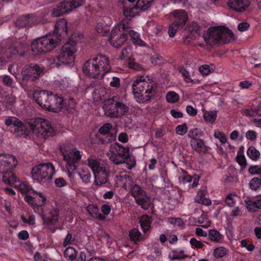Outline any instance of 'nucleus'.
I'll list each match as a JSON object with an SVG mask.
<instances>
[{"label": "nucleus", "instance_id": "1", "mask_svg": "<svg viewBox=\"0 0 261 261\" xmlns=\"http://www.w3.org/2000/svg\"><path fill=\"white\" fill-rule=\"evenodd\" d=\"M34 98L36 103L42 109L55 113L63 111L64 113H73L76 105L73 98L64 99L57 94L53 95L46 90L35 92Z\"/></svg>", "mask_w": 261, "mask_h": 261}, {"label": "nucleus", "instance_id": "2", "mask_svg": "<svg viewBox=\"0 0 261 261\" xmlns=\"http://www.w3.org/2000/svg\"><path fill=\"white\" fill-rule=\"evenodd\" d=\"M66 19H60L55 25L53 32L37 38L31 44L34 54L45 53L54 49L61 42L62 37L67 35L68 28Z\"/></svg>", "mask_w": 261, "mask_h": 261}, {"label": "nucleus", "instance_id": "3", "mask_svg": "<svg viewBox=\"0 0 261 261\" xmlns=\"http://www.w3.org/2000/svg\"><path fill=\"white\" fill-rule=\"evenodd\" d=\"M108 57L101 54L87 61L84 64L82 70L88 76L93 79H102L111 70Z\"/></svg>", "mask_w": 261, "mask_h": 261}, {"label": "nucleus", "instance_id": "4", "mask_svg": "<svg viewBox=\"0 0 261 261\" xmlns=\"http://www.w3.org/2000/svg\"><path fill=\"white\" fill-rule=\"evenodd\" d=\"M156 84L152 80L148 79L147 81L143 76L134 81L132 85V91L139 102H146L155 93Z\"/></svg>", "mask_w": 261, "mask_h": 261}, {"label": "nucleus", "instance_id": "5", "mask_svg": "<svg viewBox=\"0 0 261 261\" xmlns=\"http://www.w3.org/2000/svg\"><path fill=\"white\" fill-rule=\"evenodd\" d=\"M205 42L211 46L228 43L233 39L234 34L229 29L210 27L204 35Z\"/></svg>", "mask_w": 261, "mask_h": 261}, {"label": "nucleus", "instance_id": "6", "mask_svg": "<svg viewBox=\"0 0 261 261\" xmlns=\"http://www.w3.org/2000/svg\"><path fill=\"white\" fill-rule=\"evenodd\" d=\"M60 150L63 155L68 176L71 179L81 161L82 152L75 148H70L65 146H60Z\"/></svg>", "mask_w": 261, "mask_h": 261}, {"label": "nucleus", "instance_id": "7", "mask_svg": "<svg viewBox=\"0 0 261 261\" xmlns=\"http://www.w3.org/2000/svg\"><path fill=\"white\" fill-rule=\"evenodd\" d=\"M55 172V167L52 163H40L32 168L31 177L34 182L45 186L50 182Z\"/></svg>", "mask_w": 261, "mask_h": 261}, {"label": "nucleus", "instance_id": "8", "mask_svg": "<svg viewBox=\"0 0 261 261\" xmlns=\"http://www.w3.org/2000/svg\"><path fill=\"white\" fill-rule=\"evenodd\" d=\"M42 67L34 63L26 65L21 71L22 78L19 81L21 86L25 90H31L42 73Z\"/></svg>", "mask_w": 261, "mask_h": 261}, {"label": "nucleus", "instance_id": "9", "mask_svg": "<svg viewBox=\"0 0 261 261\" xmlns=\"http://www.w3.org/2000/svg\"><path fill=\"white\" fill-rule=\"evenodd\" d=\"M25 51V44L10 38L3 40L0 44V59H10L17 55H23Z\"/></svg>", "mask_w": 261, "mask_h": 261}, {"label": "nucleus", "instance_id": "10", "mask_svg": "<svg viewBox=\"0 0 261 261\" xmlns=\"http://www.w3.org/2000/svg\"><path fill=\"white\" fill-rule=\"evenodd\" d=\"M103 109L110 118H118L128 112L129 108L119 96H114L107 99Z\"/></svg>", "mask_w": 261, "mask_h": 261}, {"label": "nucleus", "instance_id": "11", "mask_svg": "<svg viewBox=\"0 0 261 261\" xmlns=\"http://www.w3.org/2000/svg\"><path fill=\"white\" fill-rule=\"evenodd\" d=\"M77 50L75 41L69 39L63 45L59 55L54 58V62L56 66L61 64H69L75 60V53Z\"/></svg>", "mask_w": 261, "mask_h": 261}, {"label": "nucleus", "instance_id": "12", "mask_svg": "<svg viewBox=\"0 0 261 261\" xmlns=\"http://www.w3.org/2000/svg\"><path fill=\"white\" fill-rule=\"evenodd\" d=\"M88 163L94 174L96 185L101 186L106 183L110 175L109 167L107 165L100 164L97 160L93 158H89Z\"/></svg>", "mask_w": 261, "mask_h": 261}, {"label": "nucleus", "instance_id": "13", "mask_svg": "<svg viewBox=\"0 0 261 261\" xmlns=\"http://www.w3.org/2000/svg\"><path fill=\"white\" fill-rule=\"evenodd\" d=\"M17 165L15 156L9 153H0V174L2 175L4 182L8 181L9 178L15 175L13 172Z\"/></svg>", "mask_w": 261, "mask_h": 261}, {"label": "nucleus", "instance_id": "14", "mask_svg": "<svg viewBox=\"0 0 261 261\" xmlns=\"http://www.w3.org/2000/svg\"><path fill=\"white\" fill-rule=\"evenodd\" d=\"M30 124L32 129L36 130L45 139L53 136L55 134V129L51 123L46 119L36 118L32 120Z\"/></svg>", "mask_w": 261, "mask_h": 261}, {"label": "nucleus", "instance_id": "15", "mask_svg": "<svg viewBox=\"0 0 261 261\" xmlns=\"http://www.w3.org/2000/svg\"><path fill=\"white\" fill-rule=\"evenodd\" d=\"M85 1V0H64L53 9L51 15L53 17H59L83 5Z\"/></svg>", "mask_w": 261, "mask_h": 261}, {"label": "nucleus", "instance_id": "16", "mask_svg": "<svg viewBox=\"0 0 261 261\" xmlns=\"http://www.w3.org/2000/svg\"><path fill=\"white\" fill-rule=\"evenodd\" d=\"M127 39V36L125 32V24L123 22L112 30L109 41L113 46L119 48L126 42Z\"/></svg>", "mask_w": 261, "mask_h": 261}, {"label": "nucleus", "instance_id": "17", "mask_svg": "<svg viewBox=\"0 0 261 261\" xmlns=\"http://www.w3.org/2000/svg\"><path fill=\"white\" fill-rule=\"evenodd\" d=\"M112 128L110 123H106L100 127L95 136L98 144H107L116 140V134L113 132Z\"/></svg>", "mask_w": 261, "mask_h": 261}, {"label": "nucleus", "instance_id": "18", "mask_svg": "<svg viewBox=\"0 0 261 261\" xmlns=\"http://www.w3.org/2000/svg\"><path fill=\"white\" fill-rule=\"evenodd\" d=\"M131 195L135 198V202L145 210L149 209L151 204V198L148 196L145 191L138 185H134L130 189Z\"/></svg>", "mask_w": 261, "mask_h": 261}, {"label": "nucleus", "instance_id": "19", "mask_svg": "<svg viewBox=\"0 0 261 261\" xmlns=\"http://www.w3.org/2000/svg\"><path fill=\"white\" fill-rule=\"evenodd\" d=\"M5 124L10 132L18 136L27 135L28 129L26 125L15 117L9 116L6 118Z\"/></svg>", "mask_w": 261, "mask_h": 261}, {"label": "nucleus", "instance_id": "20", "mask_svg": "<svg viewBox=\"0 0 261 261\" xmlns=\"http://www.w3.org/2000/svg\"><path fill=\"white\" fill-rule=\"evenodd\" d=\"M174 21L169 26L168 34L170 37H173L177 30L182 28L185 24L188 16L186 12L184 10H176L173 12Z\"/></svg>", "mask_w": 261, "mask_h": 261}, {"label": "nucleus", "instance_id": "21", "mask_svg": "<svg viewBox=\"0 0 261 261\" xmlns=\"http://www.w3.org/2000/svg\"><path fill=\"white\" fill-rule=\"evenodd\" d=\"M25 201L30 205L35 212H42V206L44 205L46 198L41 192H37L35 190L31 195H25Z\"/></svg>", "mask_w": 261, "mask_h": 261}, {"label": "nucleus", "instance_id": "22", "mask_svg": "<svg viewBox=\"0 0 261 261\" xmlns=\"http://www.w3.org/2000/svg\"><path fill=\"white\" fill-rule=\"evenodd\" d=\"M128 149L116 143L112 151L111 161L115 164L125 163L128 161Z\"/></svg>", "mask_w": 261, "mask_h": 261}, {"label": "nucleus", "instance_id": "23", "mask_svg": "<svg viewBox=\"0 0 261 261\" xmlns=\"http://www.w3.org/2000/svg\"><path fill=\"white\" fill-rule=\"evenodd\" d=\"M8 180V181H6L5 183L15 187L21 193L25 194L26 195L29 194H31L34 191L28 181L19 180L15 175L10 177Z\"/></svg>", "mask_w": 261, "mask_h": 261}, {"label": "nucleus", "instance_id": "24", "mask_svg": "<svg viewBox=\"0 0 261 261\" xmlns=\"http://www.w3.org/2000/svg\"><path fill=\"white\" fill-rule=\"evenodd\" d=\"M43 223L47 226L51 233H54L57 229L56 224L59 219V211L53 208L48 215L43 214L42 216Z\"/></svg>", "mask_w": 261, "mask_h": 261}, {"label": "nucleus", "instance_id": "25", "mask_svg": "<svg viewBox=\"0 0 261 261\" xmlns=\"http://www.w3.org/2000/svg\"><path fill=\"white\" fill-rule=\"evenodd\" d=\"M47 18H40V20H38L36 16L34 14H28L25 16L19 17L16 21V25L19 28L26 27H31L34 24L38 23L39 21L40 23H45L48 21Z\"/></svg>", "mask_w": 261, "mask_h": 261}, {"label": "nucleus", "instance_id": "26", "mask_svg": "<svg viewBox=\"0 0 261 261\" xmlns=\"http://www.w3.org/2000/svg\"><path fill=\"white\" fill-rule=\"evenodd\" d=\"M154 0H137L135 5H133L132 8L125 7L123 10L124 15L126 17H133L135 16V9H140L141 10H147L151 5V4Z\"/></svg>", "mask_w": 261, "mask_h": 261}, {"label": "nucleus", "instance_id": "27", "mask_svg": "<svg viewBox=\"0 0 261 261\" xmlns=\"http://www.w3.org/2000/svg\"><path fill=\"white\" fill-rule=\"evenodd\" d=\"M227 5L230 9L236 12H243L249 7L248 0H228Z\"/></svg>", "mask_w": 261, "mask_h": 261}, {"label": "nucleus", "instance_id": "28", "mask_svg": "<svg viewBox=\"0 0 261 261\" xmlns=\"http://www.w3.org/2000/svg\"><path fill=\"white\" fill-rule=\"evenodd\" d=\"M125 30L126 34H127V37L128 36L130 37L132 41L134 43L140 46L147 47V44L145 42L143 41L141 38L140 35L136 32L133 30H130L127 28L125 25Z\"/></svg>", "mask_w": 261, "mask_h": 261}, {"label": "nucleus", "instance_id": "29", "mask_svg": "<svg viewBox=\"0 0 261 261\" xmlns=\"http://www.w3.org/2000/svg\"><path fill=\"white\" fill-rule=\"evenodd\" d=\"M190 143L192 148L199 153H205L208 150V147L205 145L204 141L200 139L191 140Z\"/></svg>", "mask_w": 261, "mask_h": 261}, {"label": "nucleus", "instance_id": "30", "mask_svg": "<svg viewBox=\"0 0 261 261\" xmlns=\"http://www.w3.org/2000/svg\"><path fill=\"white\" fill-rule=\"evenodd\" d=\"M224 237L220 232L214 229H210L208 233V239L212 242L217 243H222Z\"/></svg>", "mask_w": 261, "mask_h": 261}, {"label": "nucleus", "instance_id": "31", "mask_svg": "<svg viewBox=\"0 0 261 261\" xmlns=\"http://www.w3.org/2000/svg\"><path fill=\"white\" fill-rule=\"evenodd\" d=\"M199 178V176L197 174H194L193 176L188 174H186L181 176V180H180V182H182L183 184H186L187 183L190 182L193 180L191 187L194 188L196 187L198 185Z\"/></svg>", "mask_w": 261, "mask_h": 261}, {"label": "nucleus", "instance_id": "32", "mask_svg": "<svg viewBox=\"0 0 261 261\" xmlns=\"http://www.w3.org/2000/svg\"><path fill=\"white\" fill-rule=\"evenodd\" d=\"M129 239L134 243L137 244L138 242L144 240V237L142 233L136 228H133L129 231Z\"/></svg>", "mask_w": 261, "mask_h": 261}, {"label": "nucleus", "instance_id": "33", "mask_svg": "<svg viewBox=\"0 0 261 261\" xmlns=\"http://www.w3.org/2000/svg\"><path fill=\"white\" fill-rule=\"evenodd\" d=\"M152 218L148 215H143L140 220V226L144 233H146L151 228V224L152 222Z\"/></svg>", "mask_w": 261, "mask_h": 261}, {"label": "nucleus", "instance_id": "34", "mask_svg": "<svg viewBox=\"0 0 261 261\" xmlns=\"http://www.w3.org/2000/svg\"><path fill=\"white\" fill-rule=\"evenodd\" d=\"M0 101L6 109H11L14 105L15 99L12 95H5L2 96Z\"/></svg>", "mask_w": 261, "mask_h": 261}, {"label": "nucleus", "instance_id": "35", "mask_svg": "<svg viewBox=\"0 0 261 261\" xmlns=\"http://www.w3.org/2000/svg\"><path fill=\"white\" fill-rule=\"evenodd\" d=\"M217 117V111H206L203 114V118L207 123L214 124Z\"/></svg>", "mask_w": 261, "mask_h": 261}, {"label": "nucleus", "instance_id": "36", "mask_svg": "<svg viewBox=\"0 0 261 261\" xmlns=\"http://www.w3.org/2000/svg\"><path fill=\"white\" fill-rule=\"evenodd\" d=\"M195 201L200 204L208 206L211 204L212 202L210 199L206 198L204 196L203 191H199L198 192L196 197Z\"/></svg>", "mask_w": 261, "mask_h": 261}, {"label": "nucleus", "instance_id": "37", "mask_svg": "<svg viewBox=\"0 0 261 261\" xmlns=\"http://www.w3.org/2000/svg\"><path fill=\"white\" fill-rule=\"evenodd\" d=\"M248 156L252 161H257L260 156V152L257 150L254 146H250L247 150Z\"/></svg>", "mask_w": 261, "mask_h": 261}, {"label": "nucleus", "instance_id": "38", "mask_svg": "<svg viewBox=\"0 0 261 261\" xmlns=\"http://www.w3.org/2000/svg\"><path fill=\"white\" fill-rule=\"evenodd\" d=\"M79 176L85 183L90 181L91 178V174L88 169H82L77 172Z\"/></svg>", "mask_w": 261, "mask_h": 261}, {"label": "nucleus", "instance_id": "39", "mask_svg": "<svg viewBox=\"0 0 261 261\" xmlns=\"http://www.w3.org/2000/svg\"><path fill=\"white\" fill-rule=\"evenodd\" d=\"M64 255L67 259L72 261L76 259V251L73 247H68L65 249Z\"/></svg>", "mask_w": 261, "mask_h": 261}, {"label": "nucleus", "instance_id": "40", "mask_svg": "<svg viewBox=\"0 0 261 261\" xmlns=\"http://www.w3.org/2000/svg\"><path fill=\"white\" fill-rule=\"evenodd\" d=\"M166 99L167 102L174 103L179 100V96L178 94L174 91H169L166 94Z\"/></svg>", "mask_w": 261, "mask_h": 261}, {"label": "nucleus", "instance_id": "41", "mask_svg": "<svg viewBox=\"0 0 261 261\" xmlns=\"http://www.w3.org/2000/svg\"><path fill=\"white\" fill-rule=\"evenodd\" d=\"M227 252V249L224 247L216 248L213 252V255L217 258H221L224 256Z\"/></svg>", "mask_w": 261, "mask_h": 261}, {"label": "nucleus", "instance_id": "42", "mask_svg": "<svg viewBox=\"0 0 261 261\" xmlns=\"http://www.w3.org/2000/svg\"><path fill=\"white\" fill-rule=\"evenodd\" d=\"M261 185V179L259 177L253 178L249 182L250 188L254 191H256L259 189Z\"/></svg>", "mask_w": 261, "mask_h": 261}, {"label": "nucleus", "instance_id": "43", "mask_svg": "<svg viewBox=\"0 0 261 261\" xmlns=\"http://www.w3.org/2000/svg\"><path fill=\"white\" fill-rule=\"evenodd\" d=\"M127 66L134 71H141L143 69L142 66L135 62L134 59H129L127 62Z\"/></svg>", "mask_w": 261, "mask_h": 261}, {"label": "nucleus", "instance_id": "44", "mask_svg": "<svg viewBox=\"0 0 261 261\" xmlns=\"http://www.w3.org/2000/svg\"><path fill=\"white\" fill-rule=\"evenodd\" d=\"M178 71L182 75V76L183 77L184 81L187 83H188L189 81H190V79H191L190 72L186 69V68L182 66L179 67Z\"/></svg>", "mask_w": 261, "mask_h": 261}, {"label": "nucleus", "instance_id": "45", "mask_svg": "<svg viewBox=\"0 0 261 261\" xmlns=\"http://www.w3.org/2000/svg\"><path fill=\"white\" fill-rule=\"evenodd\" d=\"M21 219L24 223L28 224L30 226L35 224V216L34 215H29L28 219L22 215L21 216Z\"/></svg>", "mask_w": 261, "mask_h": 261}, {"label": "nucleus", "instance_id": "46", "mask_svg": "<svg viewBox=\"0 0 261 261\" xmlns=\"http://www.w3.org/2000/svg\"><path fill=\"white\" fill-rule=\"evenodd\" d=\"M190 243L192 248L197 249H202L204 246L201 241L197 240L195 238H192L190 239Z\"/></svg>", "mask_w": 261, "mask_h": 261}, {"label": "nucleus", "instance_id": "47", "mask_svg": "<svg viewBox=\"0 0 261 261\" xmlns=\"http://www.w3.org/2000/svg\"><path fill=\"white\" fill-rule=\"evenodd\" d=\"M188 128L186 123L178 125L175 128L176 133L180 136H184L188 132Z\"/></svg>", "mask_w": 261, "mask_h": 261}, {"label": "nucleus", "instance_id": "48", "mask_svg": "<svg viewBox=\"0 0 261 261\" xmlns=\"http://www.w3.org/2000/svg\"><path fill=\"white\" fill-rule=\"evenodd\" d=\"M1 80L3 84L8 87L12 86L14 83L13 79L8 75H3L2 76Z\"/></svg>", "mask_w": 261, "mask_h": 261}, {"label": "nucleus", "instance_id": "49", "mask_svg": "<svg viewBox=\"0 0 261 261\" xmlns=\"http://www.w3.org/2000/svg\"><path fill=\"white\" fill-rule=\"evenodd\" d=\"M75 241V238L72 237L71 233L68 232L65 238L64 239L63 245L64 247H66L67 245L72 244Z\"/></svg>", "mask_w": 261, "mask_h": 261}, {"label": "nucleus", "instance_id": "50", "mask_svg": "<svg viewBox=\"0 0 261 261\" xmlns=\"http://www.w3.org/2000/svg\"><path fill=\"white\" fill-rule=\"evenodd\" d=\"M226 205L229 207H233L236 204V200L234 198V195L231 193L227 195L225 200Z\"/></svg>", "mask_w": 261, "mask_h": 261}, {"label": "nucleus", "instance_id": "51", "mask_svg": "<svg viewBox=\"0 0 261 261\" xmlns=\"http://www.w3.org/2000/svg\"><path fill=\"white\" fill-rule=\"evenodd\" d=\"M241 246L246 248L249 251H252L255 249L254 245L252 244H248V241L246 239H243L241 241Z\"/></svg>", "mask_w": 261, "mask_h": 261}, {"label": "nucleus", "instance_id": "52", "mask_svg": "<svg viewBox=\"0 0 261 261\" xmlns=\"http://www.w3.org/2000/svg\"><path fill=\"white\" fill-rule=\"evenodd\" d=\"M214 137L215 138H217L219 140L220 142L224 144L226 143L227 141L226 137L224 133L220 132H216L214 133Z\"/></svg>", "mask_w": 261, "mask_h": 261}, {"label": "nucleus", "instance_id": "53", "mask_svg": "<svg viewBox=\"0 0 261 261\" xmlns=\"http://www.w3.org/2000/svg\"><path fill=\"white\" fill-rule=\"evenodd\" d=\"M55 184L57 187L61 188L66 186L67 182L63 177H60L55 180Z\"/></svg>", "mask_w": 261, "mask_h": 261}, {"label": "nucleus", "instance_id": "54", "mask_svg": "<svg viewBox=\"0 0 261 261\" xmlns=\"http://www.w3.org/2000/svg\"><path fill=\"white\" fill-rule=\"evenodd\" d=\"M248 171L251 174H261V167L258 165L251 166Z\"/></svg>", "mask_w": 261, "mask_h": 261}, {"label": "nucleus", "instance_id": "55", "mask_svg": "<svg viewBox=\"0 0 261 261\" xmlns=\"http://www.w3.org/2000/svg\"><path fill=\"white\" fill-rule=\"evenodd\" d=\"M199 71L203 75H207L210 72V68L208 65H202L199 68Z\"/></svg>", "mask_w": 261, "mask_h": 261}, {"label": "nucleus", "instance_id": "56", "mask_svg": "<svg viewBox=\"0 0 261 261\" xmlns=\"http://www.w3.org/2000/svg\"><path fill=\"white\" fill-rule=\"evenodd\" d=\"M237 162L242 167L245 168L247 165V161L244 155H238Z\"/></svg>", "mask_w": 261, "mask_h": 261}, {"label": "nucleus", "instance_id": "57", "mask_svg": "<svg viewBox=\"0 0 261 261\" xmlns=\"http://www.w3.org/2000/svg\"><path fill=\"white\" fill-rule=\"evenodd\" d=\"M247 204L261 209V199H256L254 201L249 200L247 201Z\"/></svg>", "mask_w": 261, "mask_h": 261}, {"label": "nucleus", "instance_id": "58", "mask_svg": "<svg viewBox=\"0 0 261 261\" xmlns=\"http://www.w3.org/2000/svg\"><path fill=\"white\" fill-rule=\"evenodd\" d=\"M246 137L248 140L254 141L257 138V133L254 130H249L246 134Z\"/></svg>", "mask_w": 261, "mask_h": 261}, {"label": "nucleus", "instance_id": "59", "mask_svg": "<svg viewBox=\"0 0 261 261\" xmlns=\"http://www.w3.org/2000/svg\"><path fill=\"white\" fill-rule=\"evenodd\" d=\"M110 85L111 87L113 88H118L120 86V80L119 77L114 76L112 78V81L110 83Z\"/></svg>", "mask_w": 261, "mask_h": 261}, {"label": "nucleus", "instance_id": "60", "mask_svg": "<svg viewBox=\"0 0 261 261\" xmlns=\"http://www.w3.org/2000/svg\"><path fill=\"white\" fill-rule=\"evenodd\" d=\"M17 237L19 240H27L29 238V233L28 231L23 230L17 234Z\"/></svg>", "mask_w": 261, "mask_h": 261}, {"label": "nucleus", "instance_id": "61", "mask_svg": "<svg viewBox=\"0 0 261 261\" xmlns=\"http://www.w3.org/2000/svg\"><path fill=\"white\" fill-rule=\"evenodd\" d=\"M198 136L199 133L198 128L191 129L188 133V137L191 138V140L197 139V137Z\"/></svg>", "mask_w": 261, "mask_h": 261}, {"label": "nucleus", "instance_id": "62", "mask_svg": "<svg viewBox=\"0 0 261 261\" xmlns=\"http://www.w3.org/2000/svg\"><path fill=\"white\" fill-rule=\"evenodd\" d=\"M187 113L191 116H194L197 114V111L192 106L189 105L186 108Z\"/></svg>", "mask_w": 261, "mask_h": 261}, {"label": "nucleus", "instance_id": "63", "mask_svg": "<svg viewBox=\"0 0 261 261\" xmlns=\"http://www.w3.org/2000/svg\"><path fill=\"white\" fill-rule=\"evenodd\" d=\"M242 212L239 207H235L231 212L230 216L232 217H236L242 215Z\"/></svg>", "mask_w": 261, "mask_h": 261}, {"label": "nucleus", "instance_id": "64", "mask_svg": "<svg viewBox=\"0 0 261 261\" xmlns=\"http://www.w3.org/2000/svg\"><path fill=\"white\" fill-rule=\"evenodd\" d=\"M253 113L252 109H245L241 111L242 115L247 117H253Z\"/></svg>", "mask_w": 261, "mask_h": 261}]
</instances>
